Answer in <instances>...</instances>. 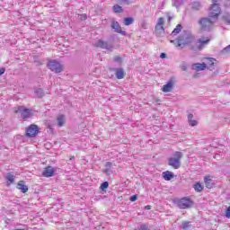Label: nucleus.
Here are the masks:
<instances>
[{
    "mask_svg": "<svg viewBox=\"0 0 230 230\" xmlns=\"http://www.w3.org/2000/svg\"><path fill=\"white\" fill-rule=\"evenodd\" d=\"M195 37L192 36L191 33L183 31L177 40H171V44H174L176 48H184V46H188V44H191L193 42Z\"/></svg>",
    "mask_w": 230,
    "mask_h": 230,
    "instance_id": "f257e3e1",
    "label": "nucleus"
},
{
    "mask_svg": "<svg viewBox=\"0 0 230 230\" xmlns=\"http://www.w3.org/2000/svg\"><path fill=\"white\" fill-rule=\"evenodd\" d=\"M217 22L215 18L210 17H202L199 20L198 24H199V28L201 31H211L213 30V25Z\"/></svg>",
    "mask_w": 230,
    "mask_h": 230,
    "instance_id": "f03ea898",
    "label": "nucleus"
},
{
    "mask_svg": "<svg viewBox=\"0 0 230 230\" xmlns=\"http://www.w3.org/2000/svg\"><path fill=\"white\" fill-rule=\"evenodd\" d=\"M211 42V38L209 37H201L197 40L195 45L191 46L192 51H202L208 44Z\"/></svg>",
    "mask_w": 230,
    "mask_h": 230,
    "instance_id": "7ed1b4c3",
    "label": "nucleus"
},
{
    "mask_svg": "<svg viewBox=\"0 0 230 230\" xmlns=\"http://www.w3.org/2000/svg\"><path fill=\"white\" fill-rule=\"evenodd\" d=\"M222 0H212L211 7L209 8L208 15L209 17L214 18L216 21L218 20V15L221 13L220 5L218 3H220Z\"/></svg>",
    "mask_w": 230,
    "mask_h": 230,
    "instance_id": "20e7f679",
    "label": "nucleus"
},
{
    "mask_svg": "<svg viewBox=\"0 0 230 230\" xmlns=\"http://www.w3.org/2000/svg\"><path fill=\"white\" fill-rule=\"evenodd\" d=\"M175 204L180 209H190V208H193V200L190 198H181V199H177Z\"/></svg>",
    "mask_w": 230,
    "mask_h": 230,
    "instance_id": "39448f33",
    "label": "nucleus"
},
{
    "mask_svg": "<svg viewBox=\"0 0 230 230\" xmlns=\"http://www.w3.org/2000/svg\"><path fill=\"white\" fill-rule=\"evenodd\" d=\"M39 126L37 124H31L25 128V137H37L39 136Z\"/></svg>",
    "mask_w": 230,
    "mask_h": 230,
    "instance_id": "423d86ee",
    "label": "nucleus"
},
{
    "mask_svg": "<svg viewBox=\"0 0 230 230\" xmlns=\"http://www.w3.org/2000/svg\"><path fill=\"white\" fill-rule=\"evenodd\" d=\"M47 67H49L50 71H53L54 73H62V71H64V66L62 64L55 59L49 61Z\"/></svg>",
    "mask_w": 230,
    "mask_h": 230,
    "instance_id": "0eeeda50",
    "label": "nucleus"
},
{
    "mask_svg": "<svg viewBox=\"0 0 230 230\" xmlns=\"http://www.w3.org/2000/svg\"><path fill=\"white\" fill-rule=\"evenodd\" d=\"M94 46H96V48H101V49H107V51H112L114 49V44L112 42L105 41L103 40L96 41Z\"/></svg>",
    "mask_w": 230,
    "mask_h": 230,
    "instance_id": "6e6552de",
    "label": "nucleus"
},
{
    "mask_svg": "<svg viewBox=\"0 0 230 230\" xmlns=\"http://www.w3.org/2000/svg\"><path fill=\"white\" fill-rule=\"evenodd\" d=\"M16 113H20L22 119H28V118H31V111L28 108H24L22 106H20L15 111Z\"/></svg>",
    "mask_w": 230,
    "mask_h": 230,
    "instance_id": "1a4fd4ad",
    "label": "nucleus"
},
{
    "mask_svg": "<svg viewBox=\"0 0 230 230\" xmlns=\"http://www.w3.org/2000/svg\"><path fill=\"white\" fill-rule=\"evenodd\" d=\"M111 28L114 30L115 33H120V35L127 37V31L121 30V25H119L118 21H113L111 22Z\"/></svg>",
    "mask_w": 230,
    "mask_h": 230,
    "instance_id": "9d476101",
    "label": "nucleus"
},
{
    "mask_svg": "<svg viewBox=\"0 0 230 230\" xmlns=\"http://www.w3.org/2000/svg\"><path fill=\"white\" fill-rule=\"evenodd\" d=\"M168 165L174 168V170H179L181 168V160L171 157L168 159Z\"/></svg>",
    "mask_w": 230,
    "mask_h": 230,
    "instance_id": "9b49d317",
    "label": "nucleus"
},
{
    "mask_svg": "<svg viewBox=\"0 0 230 230\" xmlns=\"http://www.w3.org/2000/svg\"><path fill=\"white\" fill-rule=\"evenodd\" d=\"M155 33L156 37H164V35H166L164 27L161 26V25H155Z\"/></svg>",
    "mask_w": 230,
    "mask_h": 230,
    "instance_id": "f8f14e48",
    "label": "nucleus"
},
{
    "mask_svg": "<svg viewBox=\"0 0 230 230\" xmlns=\"http://www.w3.org/2000/svg\"><path fill=\"white\" fill-rule=\"evenodd\" d=\"M43 177H53L55 175V169L52 166H48L42 172Z\"/></svg>",
    "mask_w": 230,
    "mask_h": 230,
    "instance_id": "ddd939ff",
    "label": "nucleus"
},
{
    "mask_svg": "<svg viewBox=\"0 0 230 230\" xmlns=\"http://www.w3.org/2000/svg\"><path fill=\"white\" fill-rule=\"evenodd\" d=\"M206 67H207L206 63H195L192 65L191 69L193 71H204Z\"/></svg>",
    "mask_w": 230,
    "mask_h": 230,
    "instance_id": "4468645a",
    "label": "nucleus"
},
{
    "mask_svg": "<svg viewBox=\"0 0 230 230\" xmlns=\"http://www.w3.org/2000/svg\"><path fill=\"white\" fill-rule=\"evenodd\" d=\"M17 190H20L22 193H28V185L24 184V181H20L16 185Z\"/></svg>",
    "mask_w": 230,
    "mask_h": 230,
    "instance_id": "2eb2a0df",
    "label": "nucleus"
},
{
    "mask_svg": "<svg viewBox=\"0 0 230 230\" xmlns=\"http://www.w3.org/2000/svg\"><path fill=\"white\" fill-rule=\"evenodd\" d=\"M215 62H217V59L213 58H207V69H209V71H213L215 69Z\"/></svg>",
    "mask_w": 230,
    "mask_h": 230,
    "instance_id": "dca6fc26",
    "label": "nucleus"
},
{
    "mask_svg": "<svg viewBox=\"0 0 230 230\" xmlns=\"http://www.w3.org/2000/svg\"><path fill=\"white\" fill-rule=\"evenodd\" d=\"M162 177H163V179H164V181H172V179H173V177H175V175L173 174V172H172L170 171H165V172H162Z\"/></svg>",
    "mask_w": 230,
    "mask_h": 230,
    "instance_id": "f3484780",
    "label": "nucleus"
},
{
    "mask_svg": "<svg viewBox=\"0 0 230 230\" xmlns=\"http://www.w3.org/2000/svg\"><path fill=\"white\" fill-rule=\"evenodd\" d=\"M5 181H7V186H11L15 182V176L12 172H8L5 175Z\"/></svg>",
    "mask_w": 230,
    "mask_h": 230,
    "instance_id": "a211bd4d",
    "label": "nucleus"
},
{
    "mask_svg": "<svg viewBox=\"0 0 230 230\" xmlns=\"http://www.w3.org/2000/svg\"><path fill=\"white\" fill-rule=\"evenodd\" d=\"M204 182H205L206 188H208V190H211V188H213V186L215 185L213 183V180L209 176L204 177Z\"/></svg>",
    "mask_w": 230,
    "mask_h": 230,
    "instance_id": "6ab92c4d",
    "label": "nucleus"
},
{
    "mask_svg": "<svg viewBox=\"0 0 230 230\" xmlns=\"http://www.w3.org/2000/svg\"><path fill=\"white\" fill-rule=\"evenodd\" d=\"M115 75L118 80H121L125 78V70H123V68H116Z\"/></svg>",
    "mask_w": 230,
    "mask_h": 230,
    "instance_id": "aec40b11",
    "label": "nucleus"
},
{
    "mask_svg": "<svg viewBox=\"0 0 230 230\" xmlns=\"http://www.w3.org/2000/svg\"><path fill=\"white\" fill-rule=\"evenodd\" d=\"M103 173H106V175H111V173H112V162H106Z\"/></svg>",
    "mask_w": 230,
    "mask_h": 230,
    "instance_id": "412c9836",
    "label": "nucleus"
},
{
    "mask_svg": "<svg viewBox=\"0 0 230 230\" xmlns=\"http://www.w3.org/2000/svg\"><path fill=\"white\" fill-rule=\"evenodd\" d=\"M45 94H46V92H44V89L35 88L34 90L35 98H42Z\"/></svg>",
    "mask_w": 230,
    "mask_h": 230,
    "instance_id": "4be33fe9",
    "label": "nucleus"
},
{
    "mask_svg": "<svg viewBox=\"0 0 230 230\" xmlns=\"http://www.w3.org/2000/svg\"><path fill=\"white\" fill-rule=\"evenodd\" d=\"M192 188H194L197 193H202V191H204V185H202V183H200L199 181L196 182V184H194Z\"/></svg>",
    "mask_w": 230,
    "mask_h": 230,
    "instance_id": "5701e85b",
    "label": "nucleus"
},
{
    "mask_svg": "<svg viewBox=\"0 0 230 230\" xmlns=\"http://www.w3.org/2000/svg\"><path fill=\"white\" fill-rule=\"evenodd\" d=\"M172 6H175V8L179 9L184 3H186V0H172Z\"/></svg>",
    "mask_w": 230,
    "mask_h": 230,
    "instance_id": "b1692460",
    "label": "nucleus"
},
{
    "mask_svg": "<svg viewBox=\"0 0 230 230\" xmlns=\"http://www.w3.org/2000/svg\"><path fill=\"white\" fill-rule=\"evenodd\" d=\"M181 31H182V25L181 24H178L175 27V29L172 31L171 37H175V35H179V33H181Z\"/></svg>",
    "mask_w": 230,
    "mask_h": 230,
    "instance_id": "393cba45",
    "label": "nucleus"
},
{
    "mask_svg": "<svg viewBox=\"0 0 230 230\" xmlns=\"http://www.w3.org/2000/svg\"><path fill=\"white\" fill-rule=\"evenodd\" d=\"M181 229L188 230L191 228V222L190 221H183L181 225Z\"/></svg>",
    "mask_w": 230,
    "mask_h": 230,
    "instance_id": "a878e982",
    "label": "nucleus"
},
{
    "mask_svg": "<svg viewBox=\"0 0 230 230\" xmlns=\"http://www.w3.org/2000/svg\"><path fill=\"white\" fill-rule=\"evenodd\" d=\"M202 8V4H200V2H194L191 4V9L195 11H199Z\"/></svg>",
    "mask_w": 230,
    "mask_h": 230,
    "instance_id": "bb28decb",
    "label": "nucleus"
},
{
    "mask_svg": "<svg viewBox=\"0 0 230 230\" xmlns=\"http://www.w3.org/2000/svg\"><path fill=\"white\" fill-rule=\"evenodd\" d=\"M133 23H134V18H132V17L124 18L125 26H130V24H133Z\"/></svg>",
    "mask_w": 230,
    "mask_h": 230,
    "instance_id": "cd10ccee",
    "label": "nucleus"
},
{
    "mask_svg": "<svg viewBox=\"0 0 230 230\" xmlns=\"http://www.w3.org/2000/svg\"><path fill=\"white\" fill-rule=\"evenodd\" d=\"M113 12L115 13H123V7H121L119 4L113 5Z\"/></svg>",
    "mask_w": 230,
    "mask_h": 230,
    "instance_id": "c85d7f7f",
    "label": "nucleus"
},
{
    "mask_svg": "<svg viewBox=\"0 0 230 230\" xmlns=\"http://www.w3.org/2000/svg\"><path fill=\"white\" fill-rule=\"evenodd\" d=\"M173 159H178V161H181V159H182V152H180V151H176L174 154H173Z\"/></svg>",
    "mask_w": 230,
    "mask_h": 230,
    "instance_id": "c756f323",
    "label": "nucleus"
},
{
    "mask_svg": "<svg viewBox=\"0 0 230 230\" xmlns=\"http://www.w3.org/2000/svg\"><path fill=\"white\" fill-rule=\"evenodd\" d=\"M58 126L64 127V115H59L58 117Z\"/></svg>",
    "mask_w": 230,
    "mask_h": 230,
    "instance_id": "7c9ffc66",
    "label": "nucleus"
},
{
    "mask_svg": "<svg viewBox=\"0 0 230 230\" xmlns=\"http://www.w3.org/2000/svg\"><path fill=\"white\" fill-rule=\"evenodd\" d=\"M107 188H109V181H103L100 186V190H102V191H105Z\"/></svg>",
    "mask_w": 230,
    "mask_h": 230,
    "instance_id": "2f4dec72",
    "label": "nucleus"
},
{
    "mask_svg": "<svg viewBox=\"0 0 230 230\" xmlns=\"http://www.w3.org/2000/svg\"><path fill=\"white\" fill-rule=\"evenodd\" d=\"M223 21L226 22V24H230V13H226L223 16Z\"/></svg>",
    "mask_w": 230,
    "mask_h": 230,
    "instance_id": "473e14b6",
    "label": "nucleus"
},
{
    "mask_svg": "<svg viewBox=\"0 0 230 230\" xmlns=\"http://www.w3.org/2000/svg\"><path fill=\"white\" fill-rule=\"evenodd\" d=\"M163 87H173V79L171 78L167 84H164Z\"/></svg>",
    "mask_w": 230,
    "mask_h": 230,
    "instance_id": "72a5a7b5",
    "label": "nucleus"
},
{
    "mask_svg": "<svg viewBox=\"0 0 230 230\" xmlns=\"http://www.w3.org/2000/svg\"><path fill=\"white\" fill-rule=\"evenodd\" d=\"M161 91L163 93H172V91H173V87H162Z\"/></svg>",
    "mask_w": 230,
    "mask_h": 230,
    "instance_id": "f704fd0d",
    "label": "nucleus"
},
{
    "mask_svg": "<svg viewBox=\"0 0 230 230\" xmlns=\"http://www.w3.org/2000/svg\"><path fill=\"white\" fill-rule=\"evenodd\" d=\"M198 121L197 120H195V119H190V120H189V125L190 126V127H197V125H198Z\"/></svg>",
    "mask_w": 230,
    "mask_h": 230,
    "instance_id": "c9c22d12",
    "label": "nucleus"
},
{
    "mask_svg": "<svg viewBox=\"0 0 230 230\" xmlns=\"http://www.w3.org/2000/svg\"><path fill=\"white\" fill-rule=\"evenodd\" d=\"M163 24H164V18L160 17V18L158 19V22H157V23H156V26H163Z\"/></svg>",
    "mask_w": 230,
    "mask_h": 230,
    "instance_id": "e433bc0d",
    "label": "nucleus"
},
{
    "mask_svg": "<svg viewBox=\"0 0 230 230\" xmlns=\"http://www.w3.org/2000/svg\"><path fill=\"white\" fill-rule=\"evenodd\" d=\"M138 230H150V228L148 227V225L143 224L138 227Z\"/></svg>",
    "mask_w": 230,
    "mask_h": 230,
    "instance_id": "4c0bfd02",
    "label": "nucleus"
},
{
    "mask_svg": "<svg viewBox=\"0 0 230 230\" xmlns=\"http://www.w3.org/2000/svg\"><path fill=\"white\" fill-rule=\"evenodd\" d=\"M121 60H122V58H121V57H119V56H115V57L113 58V61H114V62H117L118 64L121 63Z\"/></svg>",
    "mask_w": 230,
    "mask_h": 230,
    "instance_id": "58836bf2",
    "label": "nucleus"
},
{
    "mask_svg": "<svg viewBox=\"0 0 230 230\" xmlns=\"http://www.w3.org/2000/svg\"><path fill=\"white\" fill-rule=\"evenodd\" d=\"M119 4H130V0H119Z\"/></svg>",
    "mask_w": 230,
    "mask_h": 230,
    "instance_id": "ea45409f",
    "label": "nucleus"
},
{
    "mask_svg": "<svg viewBox=\"0 0 230 230\" xmlns=\"http://www.w3.org/2000/svg\"><path fill=\"white\" fill-rule=\"evenodd\" d=\"M130 202H136L137 200V195H133L129 198Z\"/></svg>",
    "mask_w": 230,
    "mask_h": 230,
    "instance_id": "a19ab883",
    "label": "nucleus"
},
{
    "mask_svg": "<svg viewBox=\"0 0 230 230\" xmlns=\"http://www.w3.org/2000/svg\"><path fill=\"white\" fill-rule=\"evenodd\" d=\"M225 216H226V218H230V207L226 208Z\"/></svg>",
    "mask_w": 230,
    "mask_h": 230,
    "instance_id": "79ce46f5",
    "label": "nucleus"
},
{
    "mask_svg": "<svg viewBox=\"0 0 230 230\" xmlns=\"http://www.w3.org/2000/svg\"><path fill=\"white\" fill-rule=\"evenodd\" d=\"M5 71H6V68L1 67L0 68V76H2V75H4Z\"/></svg>",
    "mask_w": 230,
    "mask_h": 230,
    "instance_id": "37998d69",
    "label": "nucleus"
},
{
    "mask_svg": "<svg viewBox=\"0 0 230 230\" xmlns=\"http://www.w3.org/2000/svg\"><path fill=\"white\" fill-rule=\"evenodd\" d=\"M160 58H166V53L162 52V53L160 54Z\"/></svg>",
    "mask_w": 230,
    "mask_h": 230,
    "instance_id": "c03bdc74",
    "label": "nucleus"
},
{
    "mask_svg": "<svg viewBox=\"0 0 230 230\" xmlns=\"http://www.w3.org/2000/svg\"><path fill=\"white\" fill-rule=\"evenodd\" d=\"M191 119H193V114L192 113H190L188 115V120L190 121Z\"/></svg>",
    "mask_w": 230,
    "mask_h": 230,
    "instance_id": "a18cd8bd",
    "label": "nucleus"
},
{
    "mask_svg": "<svg viewBox=\"0 0 230 230\" xmlns=\"http://www.w3.org/2000/svg\"><path fill=\"white\" fill-rule=\"evenodd\" d=\"M145 209H146L147 211L152 209V207L150 205H147L145 207Z\"/></svg>",
    "mask_w": 230,
    "mask_h": 230,
    "instance_id": "49530a36",
    "label": "nucleus"
},
{
    "mask_svg": "<svg viewBox=\"0 0 230 230\" xmlns=\"http://www.w3.org/2000/svg\"><path fill=\"white\" fill-rule=\"evenodd\" d=\"M83 20L85 21L87 19V14H82Z\"/></svg>",
    "mask_w": 230,
    "mask_h": 230,
    "instance_id": "de8ad7c7",
    "label": "nucleus"
},
{
    "mask_svg": "<svg viewBox=\"0 0 230 230\" xmlns=\"http://www.w3.org/2000/svg\"><path fill=\"white\" fill-rule=\"evenodd\" d=\"M156 103H161V99H155Z\"/></svg>",
    "mask_w": 230,
    "mask_h": 230,
    "instance_id": "09e8293b",
    "label": "nucleus"
},
{
    "mask_svg": "<svg viewBox=\"0 0 230 230\" xmlns=\"http://www.w3.org/2000/svg\"><path fill=\"white\" fill-rule=\"evenodd\" d=\"M181 69H182V71H186V69H187L186 66H183Z\"/></svg>",
    "mask_w": 230,
    "mask_h": 230,
    "instance_id": "8fccbe9b",
    "label": "nucleus"
},
{
    "mask_svg": "<svg viewBox=\"0 0 230 230\" xmlns=\"http://www.w3.org/2000/svg\"><path fill=\"white\" fill-rule=\"evenodd\" d=\"M171 21H172V17L169 16L168 22H170Z\"/></svg>",
    "mask_w": 230,
    "mask_h": 230,
    "instance_id": "3c124183",
    "label": "nucleus"
},
{
    "mask_svg": "<svg viewBox=\"0 0 230 230\" xmlns=\"http://www.w3.org/2000/svg\"><path fill=\"white\" fill-rule=\"evenodd\" d=\"M49 128H50V130H51V128H51V125H49Z\"/></svg>",
    "mask_w": 230,
    "mask_h": 230,
    "instance_id": "603ef678",
    "label": "nucleus"
},
{
    "mask_svg": "<svg viewBox=\"0 0 230 230\" xmlns=\"http://www.w3.org/2000/svg\"><path fill=\"white\" fill-rule=\"evenodd\" d=\"M72 159H75V156H72Z\"/></svg>",
    "mask_w": 230,
    "mask_h": 230,
    "instance_id": "864d4df0",
    "label": "nucleus"
},
{
    "mask_svg": "<svg viewBox=\"0 0 230 230\" xmlns=\"http://www.w3.org/2000/svg\"><path fill=\"white\" fill-rule=\"evenodd\" d=\"M72 159H75V156H72Z\"/></svg>",
    "mask_w": 230,
    "mask_h": 230,
    "instance_id": "5fc2aeb1",
    "label": "nucleus"
},
{
    "mask_svg": "<svg viewBox=\"0 0 230 230\" xmlns=\"http://www.w3.org/2000/svg\"><path fill=\"white\" fill-rule=\"evenodd\" d=\"M226 1H230V0H226Z\"/></svg>",
    "mask_w": 230,
    "mask_h": 230,
    "instance_id": "6e6d98bb",
    "label": "nucleus"
}]
</instances>
